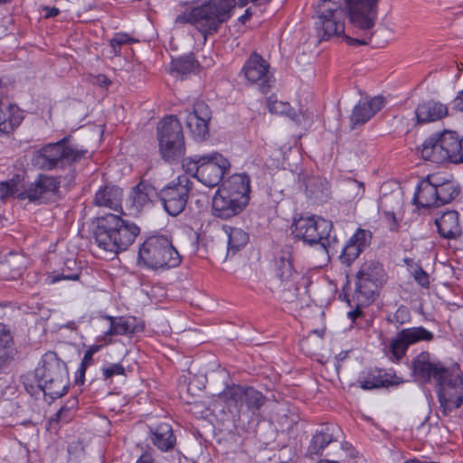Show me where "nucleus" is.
<instances>
[{"instance_id": "c03bdc74", "label": "nucleus", "mask_w": 463, "mask_h": 463, "mask_svg": "<svg viewBox=\"0 0 463 463\" xmlns=\"http://www.w3.org/2000/svg\"><path fill=\"white\" fill-rule=\"evenodd\" d=\"M410 317L411 315L408 308L404 306H401L394 314L388 317V321L399 326L409 322Z\"/></svg>"}, {"instance_id": "e433bc0d", "label": "nucleus", "mask_w": 463, "mask_h": 463, "mask_svg": "<svg viewBox=\"0 0 463 463\" xmlns=\"http://www.w3.org/2000/svg\"><path fill=\"white\" fill-rule=\"evenodd\" d=\"M24 119L23 111L16 105H9L5 118L0 126V132L10 133L17 128Z\"/></svg>"}, {"instance_id": "f8f14e48", "label": "nucleus", "mask_w": 463, "mask_h": 463, "mask_svg": "<svg viewBox=\"0 0 463 463\" xmlns=\"http://www.w3.org/2000/svg\"><path fill=\"white\" fill-rule=\"evenodd\" d=\"M316 28L323 40L332 37H343L345 34V12L339 3L331 0H322L318 5Z\"/></svg>"}, {"instance_id": "774afa93", "label": "nucleus", "mask_w": 463, "mask_h": 463, "mask_svg": "<svg viewBox=\"0 0 463 463\" xmlns=\"http://www.w3.org/2000/svg\"><path fill=\"white\" fill-rule=\"evenodd\" d=\"M250 15L249 10H246L245 14L241 16V20L247 19Z\"/></svg>"}, {"instance_id": "5fc2aeb1", "label": "nucleus", "mask_w": 463, "mask_h": 463, "mask_svg": "<svg viewBox=\"0 0 463 463\" xmlns=\"http://www.w3.org/2000/svg\"><path fill=\"white\" fill-rule=\"evenodd\" d=\"M87 367L83 365H80L77 373H76V383L78 384H83L84 383V377H85V372Z\"/></svg>"}, {"instance_id": "6ab92c4d", "label": "nucleus", "mask_w": 463, "mask_h": 463, "mask_svg": "<svg viewBox=\"0 0 463 463\" xmlns=\"http://www.w3.org/2000/svg\"><path fill=\"white\" fill-rule=\"evenodd\" d=\"M212 110L203 100H197L193 105L192 111L186 117V126L195 139H205L209 135V121Z\"/></svg>"}, {"instance_id": "37998d69", "label": "nucleus", "mask_w": 463, "mask_h": 463, "mask_svg": "<svg viewBox=\"0 0 463 463\" xmlns=\"http://www.w3.org/2000/svg\"><path fill=\"white\" fill-rule=\"evenodd\" d=\"M326 185V184L324 185L320 179L311 178L307 184V191L316 199H322L323 196L327 195V188Z\"/></svg>"}, {"instance_id": "0eeeda50", "label": "nucleus", "mask_w": 463, "mask_h": 463, "mask_svg": "<svg viewBox=\"0 0 463 463\" xmlns=\"http://www.w3.org/2000/svg\"><path fill=\"white\" fill-rule=\"evenodd\" d=\"M292 233L298 239L309 245H318L326 253L335 250L337 242L335 236H331L333 223L317 216H301L293 222Z\"/></svg>"}, {"instance_id": "338daca9", "label": "nucleus", "mask_w": 463, "mask_h": 463, "mask_svg": "<svg viewBox=\"0 0 463 463\" xmlns=\"http://www.w3.org/2000/svg\"><path fill=\"white\" fill-rule=\"evenodd\" d=\"M13 0H0V5L10 4Z\"/></svg>"}, {"instance_id": "4d7b16f0", "label": "nucleus", "mask_w": 463, "mask_h": 463, "mask_svg": "<svg viewBox=\"0 0 463 463\" xmlns=\"http://www.w3.org/2000/svg\"><path fill=\"white\" fill-rule=\"evenodd\" d=\"M93 364V355L90 353L85 352L82 361L80 363L81 365L88 367L89 365Z\"/></svg>"}, {"instance_id": "3c124183", "label": "nucleus", "mask_w": 463, "mask_h": 463, "mask_svg": "<svg viewBox=\"0 0 463 463\" xmlns=\"http://www.w3.org/2000/svg\"><path fill=\"white\" fill-rule=\"evenodd\" d=\"M348 185L351 190H356V194L354 196V198H361L364 195V184L362 182H358L356 180H350L348 182Z\"/></svg>"}, {"instance_id": "b1692460", "label": "nucleus", "mask_w": 463, "mask_h": 463, "mask_svg": "<svg viewBox=\"0 0 463 463\" xmlns=\"http://www.w3.org/2000/svg\"><path fill=\"white\" fill-rule=\"evenodd\" d=\"M435 179L437 175H428L425 179L420 181L413 196V203L422 208L438 207L437 189Z\"/></svg>"}, {"instance_id": "dca6fc26", "label": "nucleus", "mask_w": 463, "mask_h": 463, "mask_svg": "<svg viewBox=\"0 0 463 463\" xmlns=\"http://www.w3.org/2000/svg\"><path fill=\"white\" fill-rule=\"evenodd\" d=\"M60 185V177L42 174L24 187L22 195L24 200L28 199L32 203H46L57 195Z\"/></svg>"}, {"instance_id": "aec40b11", "label": "nucleus", "mask_w": 463, "mask_h": 463, "mask_svg": "<svg viewBox=\"0 0 463 463\" xmlns=\"http://www.w3.org/2000/svg\"><path fill=\"white\" fill-rule=\"evenodd\" d=\"M371 240L370 231L358 229L344 246L340 255L341 261L347 266L351 265L370 244Z\"/></svg>"}, {"instance_id": "9b49d317", "label": "nucleus", "mask_w": 463, "mask_h": 463, "mask_svg": "<svg viewBox=\"0 0 463 463\" xmlns=\"http://www.w3.org/2000/svg\"><path fill=\"white\" fill-rule=\"evenodd\" d=\"M386 280L383 265L374 260L364 261L356 273L354 297L359 305H369L373 301L378 288Z\"/></svg>"}, {"instance_id": "c85d7f7f", "label": "nucleus", "mask_w": 463, "mask_h": 463, "mask_svg": "<svg viewBox=\"0 0 463 463\" xmlns=\"http://www.w3.org/2000/svg\"><path fill=\"white\" fill-rule=\"evenodd\" d=\"M275 273L281 283L285 284L287 289L298 288L295 286V280L298 277V274L293 269L290 253L288 251H282L281 256L276 261Z\"/></svg>"}, {"instance_id": "052dcab7", "label": "nucleus", "mask_w": 463, "mask_h": 463, "mask_svg": "<svg viewBox=\"0 0 463 463\" xmlns=\"http://www.w3.org/2000/svg\"><path fill=\"white\" fill-rule=\"evenodd\" d=\"M239 2L241 6H244L250 2L253 3V4L260 5L261 3L269 2V0H239Z\"/></svg>"}, {"instance_id": "a211bd4d", "label": "nucleus", "mask_w": 463, "mask_h": 463, "mask_svg": "<svg viewBox=\"0 0 463 463\" xmlns=\"http://www.w3.org/2000/svg\"><path fill=\"white\" fill-rule=\"evenodd\" d=\"M433 337V333L423 326L405 328L392 340L390 350L394 359L399 361L405 355L410 345L420 341H431Z\"/></svg>"}, {"instance_id": "4be33fe9", "label": "nucleus", "mask_w": 463, "mask_h": 463, "mask_svg": "<svg viewBox=\"0 0 463 463\" xmlns=\"http://www.w3.org/2000/svg\"><path fill=\"white\" fill-rule=\"evenodd\" d=\"M246 205L227 194V192L218 189L213 198L212 209L214 216L226 220L239 214Z\"/></svg>"}, {"instance_id": "de8ad7c7", "label": "nucleus", "mask_w": 463, "mask_h": 463, "mask_svg": "<svg viewBox=\"0 0 463 463\" xmlns=\"http://www.w3.org/2000/svg\"><path fill=\"white\" fill-rule=\"evenodd\" d=\"M131 42V38L125 33H118L110 40V45L114 50L115 53L119 52V50L117 48L120 47L123 44H127Z\"/></svg>"}, {"instance_id": "f3484780", "label": "nucleus", "mask_w": 463, "mask_h": 463, "mask_svg": "<svg viewBox=\"0 0 463 463\" xmlns=\"http://www.w3.org/2000/svg\"><path fill=\"white\" fill-rule=\"evenodd\" d=\"M204 158L207 159L201 165L199 181L208 187L216 186L230 169L231 164L226 157L217 152L204 155Z\"/></svg>"}, {"instance_id": "2f4dec72", "label": "nucleus", "mask_w": 463, "mask_h": 463, "mask_svg": "<svg viewBox=\"0 0 463 463\" xmlns=\"http://www.w3.org/2000/svg\"><path fill=\"white\" fill-rule=\"evenodd\" d=\"M389 379L388 374L383 373L381 370H372L366 375L359 378L360 387L364 390H372L380 387H387L389 385H398L403 381L398 380L396 376Z\"/></svg>"}, {"instance_id": "f257e3e1", "label": "nucleus", "mask_w": 463, "mask_h": 463, "mask_svg": "<svg viewBox=\"0 0 463 463\" xmlns=\"http://www.w3.org/2000/svg\"><path fill=\"white\" fill-rule=\"evenodd\" d=\"M411 374L415 381L426 384L436 383L439 410L449 416L463 402V377L458 366L446 367L440 361L423 351L411 362Z\"/></svg>"}, {"instance_id": "603ef678", "label": "nucleus", "mask_w": 463, "mask_h": 463, "mask_svg": "<svg viewBox=\"0 0 463 463\" xmlns=\"http://www.w3.org/2000/svg\"><path fill=\"white\" fill-rule=\"evenodd\" d=\"M136 463H154V456L151 451H145Z\"/></svg>"}, {"instance_id": "58836bf2", "label": "nucleus", "mask_w": 463, "mask_h": 463, "mask_svg": "<svg viewBox=\"0 0 463 463\" xmlns=\"http://www.w3.org/2000/svg\"><path fill=\"white\" fill-rule=\"evenodd\" d=\"M21 178L19 175L0 184V199L9 196L24 200L23 191L20 189Z\"/></svg>"}, {"instance_id": "a878e982", "label": "nucleus", "mask_w": 463, "mask_h": 463, "mask_svg": "<svg viewBox=\"0 0 463 463\" xmlns=\"http://www.w3.org/2000/svg\"><path fill=\"white\" fill-rule=\"evenodd\" d=\"M123 191L116 185H105L99 188L94 197V204L109 210L122 213Z\"/></svg>"}, {"instance_id": "5701e85b", "label": "nucleus", "mask_w": 463, "mask_h": 463, "mask_svg": "<svg viewBox=\"0 0 463 463\" xmlns=\"http://www.w3.org/2000/svg\"><path fill=\"white\" fill-rule=\"evenodd\" d=\"M250 177L246 174H235L222 183L219 190L227 192V194L248 204L250 200Z\"/></svg>"}, {"instance_id": "bb28decb", "label": "nucleus", "mask_w": 463, "mask_h": 463, "mask_svg": "<svg viewBox=\"0 0 463 463\" xmlns=\"http://www.w3.org/2000/svg\"><path fill=\"white\" fill-rule=\"evenodd\" d=\"M151 441L161 451L168 452L174 449L176 438L174 435L172 426L167 422H162L155 428L150 427Z\"/></svg>"}, {"instance_id": "13d9d810", "label": "nucleus", "mask_w": 463, "mask_h": 463, "mask_svg": "<svg viewBox=\"0 0 463 463\" xmlns=\"http://www.w3.org/2000/svg\"><path fill=\"white\" fill-rule=\"evenodd\" d=\"M362 310L357 306V307L352 311L347 313V317L354 322L357 317L362 316Z\"/></svg>"}, {"instance_id": "4c0bfd02", "label": "nucleus", "mask_w": 463, "mask_h": 463, "mask_svg": "<svg viewBox=\"0 0 463 463\" xmlns=\"http://www.w3.org/2000/svg\"><path fill=\"white\" fill-rule=\"evenodd\" d=\"M249 241L247 232L240 228H230L228 232V253L235 254Z\"/></svg>"}, {"instance_id": "4468645a", "label": "nucleus", "mask_w": 463, "mask_h": 463, "mask_svg": "<svg viewBox=\"0 0 463 463\" xmlns=\"http://www.w3.org/2000/svg\"><path fill=\"white\" fill-rule=\"evenodd\" d=\"M192 188V182L184 175L165 186L159 193L165 211L171 216L179 215L185 209Z\"/></svg>"}, {"instance_id": "680f3d73", "label": "nucleus", "mask_w": 463, "mask_h": 463, "mask_svg": "<svg viewBox=\"0 0 463 463\" xmlns=\"http://www.w3.org/2000/svg\"><path fill=\"white\" fill-rule=\"evenodd\" d=\"M100 347H101L100 345H91V346L87 350V352H88V353H90V354L94 355V354H96L97 352H99V351Z\"/></svg>"}, {"instance_id": "09e8293b", "label": "nucleus", "mask_w": 463, "mask_h": 463, "mask_svg": "<svg viewBox=\"0 0 463 463\" xmlns=\"http://www.w3.org/2000/svg\"><path fill=\"white\" fill-rule=\"evenodd\" d=\"M14 356V351H1L0 350V373L5 372Z\"/></svg>"}, {"instance_id": "2eb2a0df", "label": "nucleus", "mask_w": 463, "mask_h": 463, "mask_svg": "<svg viewBox=\"0 0 463 463\" xmlns=\"http://www.w3.org/2000/svg\"><path fill=\"white\" fill-rule=\"evenodd\" d=\"M241 73L249 84L256 86L262 93H268L274 83L269 63L256 52L245 61Z\"/></svg>"}, {"instance_id": "69168bd1", "label": "nucleus", "mask_w": 463, "mask_h": 463, "mask_svg": "<svg viewBox=\"0 0 463 463\" xmlns=\"http://www.w3.org/2000/svg\"><path fill=\"white\" fill-rule=\"evenodd\" d=\"M67 411L66 408H61L56 414L57 418L60 420L61 419V416L62 414L64 413V411Z\"/></svg>"}, {"instance_id": "7c9ffc66", "label": "nucleus", "mask_w": 463, "mask_h": 463, "mask_svg": "<svg viewBox=\"0 0 463 463\" xmlns=\"http://www.w3.org/2000/svg\"><path fill=\"white\" fill-rule=\"evenodd\" d=\"M435 223L438 232L443 238L455 239L459 236L461 230L458 223V214L456 211H448L439 218L436 219Z\"/></svg>"}, {"instance_id": "79ce46f5", "label": "nucleus", "mask_w": 463, "mask_h": 463, "mask_svg": "<svg viewBox=\"0 0 463 463\" xmlns=\"http://www.w3.org/2000/svg\"><path fill=\"white\" fill-rule=\"evenodd\" d=\"M14 335L10 328L5 324L0 323V350L14 351Z\"/></svg>"}, {"instance_id": "a19ab883", "label": "nucleus", "mask_w": 463, "mask_h": 463, "mask_svg": "<svg viewBox=\"0 0 463 463\" xmlns=\"http://www.w3.org/2000/svg\"><path fill=\"white\" fill-rule=\"evenodd\" d=\"M203 156H194L192 157H187L183 160L182 165L184 170L191 175L193 177L197 178L199 181V171L201 170V165H203V160H205Z\"/></svg>"}, {"instance_id": "c9c22d12", "label": "nucleus", "mask_w": 463, "mask_h": 463, "mask_svg": "<svg viewBox=\"0 0 463 463\" xmlns=\"http://www.w3.org/2000/svg\"><path fill=\"white\" fill-rule=\"evenodd\" d=\"M73 267H76V261L74 260H67L64 263V268L61 272H52L47 274L44 279V282L49 285L55 284L62 279L67 280H77L79 279V272L73 271Z\"/></svg>"}, {"instance_id": "412c9836", "label": "nucleus", "mask_w": 463, "mask_h": 463, "mask_svg": "<svg viewBox=\"0 0 463 463\" xmlns=\"http://www.w3.org/2000/svg\"><path fill=\"white\" fill-rule=\"evenodd\" d=\"M386 100L383 96H375L369 100H361L353 109L350 116L352 128L369 121L384 106Z\"/></svg>"}, {"instance_id": "20e7f679", "label": "nucleus", "mask_w": 463, "mask_h": 463, "mask_svg": "<svg viewBox=\"0 0 463 463\" xmlns=\"http://www.w3.org/2000/svg\"><path fill=\"white\" fill-rule=\"evenodd\" d=\"M37 388L52 400L64 395L69 388L68 371L65 363L56 353H45L35 368Z\"/></svg>"}, {"instance_id": "39448f33", "label": "nucleus", "mask_w": 463, "mask_h": 463, "mask_svg": "<svg viewBox=\"0 0 463 463\" xmlns=\"http://www.w3.org/2000/svg\"><path fill=\"white\" fill-rule=\"evenodd\" d=\"M421 156L435 164L463 163V137L449 130L434 134L423 143Z\"/></svg>"}, {"instance_id": "6e6552de", "label": "nucleus", "mask_w": 463, "mask_h": 463, "mask_svg": "<svg viewBox=\"0 0 463 463\" xmlns=\"http://www.w3.org/2000/svg\"><path fill=\"white\" fill-rule=\"evenodd\" d=\"M352 26L361 32V36L346 37V42L353 44L367 45L373 36L372 30L378 16L379 0H345Z\"/></svg>"}, {"instance_id": "8fccbe9b", "label": "nucleus", "mask_w": 463, "mask_h": 463, "mask_svg": "<svg viewBox=\"0 0 463 463\" xmlns=\"http://www.w3.org/2000/svg\"><path fill=\"white\" fill-rule=\"evenodd\" d=\"M413 277L414 279L421 286V287H428L429 286V276L428 274L422 269L421 267L415 265V269L413 270Z\"/></svg>"}, {"instance_id": "c756f323", "label": "nucleus", "mask_w": 463, "mask_h": 463, "mask_svg": "<svg viewBox=\"0 0 463 463\" xmlns=\"http://www.w3.org/2000/svg\"><path fill=\"white\" fill-rule=\"evenodd\" d=\"M104 319L109 322V327L104 332V336L126 335L139 330L136 318L132 317H111L105 316Z\"/></svg>"}, {"instance_id": "bf43d9fd", "label": "nucleus", "mask_w": 463, "mask_h": 463, "mask_svg": "<svg viewBox=\"0 0 463 463\" xmlns=\"http://www.w3.org/2000/svg\"><path fill=\"white\" fill-rule=\"evenodd\" d=\"M61 327L70 329L71 331L77 330L78 322L76 321H69L66 324L62 325Z\"/></svg>"}, {"instance_id": "864d4df0", "label": "nucleus", "mask_w": 463, "mask_h": 463, "mask_svg": "<svg viewBox=\"0 0 463 463\" xmlns=\"http://www.w3.org/2000/svg\"><path fill=\"white\" fill-rule=\"evenodd\" d=\"M453 108L463 112V90L453 100Z\"/></svg>"}, {"instance_id": "1a4fd4ad", "label": "nucleus", "mask_w": 463, "mask_h": 463, "mask_svg": "<svg viewBox=\"0 0 463 463\" xmlns=\"http://www.w3.org/2000/svg\"><path fill=\"white\" fill-rule=\"evenodd\" d=\"M85 153V150L79 149L70 143L68 137H64L33 152L32 164L41 170H52L80 160Z\"/></svg>"}, {"instance_id": "ea45409f", "label": "nucleus", "mask_w": 463, "mask_h": 463, "mask_svg": "<svg viewBox=\"0 0 463 463\" xmlns=\"http://www.w3.org/2000/svg\"><path fill=\"white\" fill-rule=\"evenodd\" d=\"M268 109L270 113L278 114V115H285L291 118L292 120H296L297 114L291 108L288 102H284L278 100L276 97L270 96L268 99Z\"/></svg>"}, {"instance_id": "a18cd8bd", "label": "nucleus", "mask_w": 463, "mask_h": 463, "mask_svg": "<svg viewBox=\"0 0 463 463\" xmlns=\"http://www.w3.org/2000/svg\"><path fill=\"white\" fill-rule=\"evenodd\" d=\"M198 63L194 61L193 57H185L180 61H178L175 66L178 72L182 74L189 73L194 71L197 67Z\"/></svg>"}, {"instance_id": "49530a36", "label": "nucleus", "mask_w": 463, "mask_h": 463, "mask_svg": "<svg viewBox=\"0 0 463 463\" xmlns=\"http://www.w3.org/2000/svg\"><path fill=\"white\" fill-rule=\"evenodd\" d=\"M126 370L120 364H110L109 366L102 368L104 379H110L115 375H125Z\"/></svg>"}, {"instance_id": "cd10ccee", "label": "nucleus", "mask_w": 463, "mask_h": 463, "mask_svg": "<svg viewBox=\"0 0 463 463\" xmlns=\"http://www.w3.org/2000/svg\"><path fill=\"white\" fill-rule=\"evenodd\" d=\"M415 114L419 123H428L445 117L448 114V108L446 105L431 99L419 104Z\"/></svg>"}, {"instance_id": "423d86ee", "label": "nucleus", "mask_w": 463, "mask_h": 463, "mask_svg": "<svg viewBox=\"0 0 463 463\" xmlns=\"http://www.w3.org/2000/svg\"><path fill=\"white\" fill-rule=\"evenodd\" d=\"M138 261L153 269H170L180 264L181 257L167 236L151 235L139 247Z\"/></svg>"}, {"instance_id": "72a5a7b5", "label": "nucleus", "mask_w": 463, "mask_h": 463, "mask_svg": "<svg viewBox=\"0 0 463 463\" xmlns=\"http://www.w3.org/2000/svg\"><path fill=\"white\" fill-rule=\"evenodd\" d=\"M333 429L334 427L326 424L325 425L320 431H317L312 438L310 444L307 449V453L310 456L321 455L324 449L335 441V438L333 436Z\"/></svg>"}, {"instance_id": "9d476101", "label": "nucleus", "mask_w": 463, "mask_h": 463, "mask_svg": "<svg viewBox=\"0 0 463 463\" xmlns=\"http://www.w3.org/2000/svg\"><path fill=\"white\" fill-rule=\"evenodd\" d=\"M159 152L165 161L181 158L185 153L183 128L175 116H167L159 121L156 128Z\"/></svg>"}, {"instance_id": "f03ea898", "label": "nucleus", "mask_w": 463, "mask_h": 463, "mask_svg": "<svg viewBox=\"0 0 463 463\" xmlns=\"http://www.w3.org/2000/svg\"><path fill=\"white\" fill-rule=\"evenodd\" d=\"M139 232L140 228L133 222L108 213L97 218L94 240L99 249L117 254L128 250Z\"/></svg>"}, {"instance_id": "f704fd0d", "label": "nucleus", "mask_w": 463, "mask_h": 463, "mask_svg": "<svg viewBox=\"0 0 463 463\" xmlns=\"http://www.w3.org/2000/svg\"><path fill=\"white\" fill-rule=\"evenodd\" d=\"M438 207L450 203L459 193L458 186L451 181L439 182L435 179Z\"/></svg>"}, {"instance_id": "7ed1b4c3", "label": "nucleus", "mask_w": 463, "mask_h": 463, "mask_svg": "<svg viewBox=\"0 0 463 463\" xmlns=\"http://www.w3.org/2000/svg\"><path fill=\"white\" fill-rule=\"evenodd\" d=\"M234 7L235 0H209L188 12L177 15L175 23L194 25L203 33V39L206 41L207 34L217 32L220 24L231 17Z\"/></svg>"}, {"instance_id": "e2e57ef3", "label": "nucleus", "mask_w": 463, "mask_h": 463, "mask_svg": "<svg viewBox=\"0 0 463 463\" xmlns=\"http://www.w3.org/2000/svg\"><path fill=\"white\" fill-rule=\"evenodd\" d=\"M59 14V10L55 7H52L49 10V12L47 13V17H53V16H56L57 14Z\"/></svg>"}, {"instance_id": "6e6d98bb", "label": "nucleus", "mask_w": 463, "mask_h": 463, "mask_svg": "<svg viewBox=\"0 0 463 463\" xmlns=\"http://www.w3.org/2000/svg\"><path fill=\"white\" fill-rule=\"evenodd\" d=\"M96 83L99 86H109L111 84V81L109 80V78L103 74H99L96 77Z\"/></svg>"}, {"instance_id": "0e129e2a", "label": "nucleus", "mask_w": 463, "mask_h": 463, "mask_svg": "<svg viewBox=\"0 0 463 463\" xmlns=\"http://www.w3.org/2000/svg\"><path fill=\"white\" fill-rule=\"evenodd\" d=\"M403 261L409 267H412L415 264L414 260L412 259H410V258H404Z\"/></svg>"}, {"instance_id": "473e14b6", "label": "nucleus", "mask_w": 463, "mask_h": 463, "mask_svg": "<svg viewBox=\"0 0 463 463\" xmlns=\"http://www.w3.org/2000/svg\"><path fill=\"white\" fill-rule=\"evenodd\" d=\"M156 194L155 188L149 184L140 182L137 184L129 194L131 207L139 212L144 206L151 202V198Z\"/></svg>"}, {"instance_id": "393cba45", "label": "nucleus", "mask_w": 463, "mask_h": 463, "mask_svg": "<svg viewBox=\"0 0 463 463\" xmlns=\"http://www.w3.org/2000/svg\"><path fill=\"white\" fill-rule=\"evenodd\" d=\"M28 265L27 258L20 253H9L0 261V279L13 280L19 279Z\"/></svg>"}, {"instance_id": "ddd939ff", "label": "nucleus", "mask_w": 463, "mask_h": 463, "mask_svg": "<svg viewBox=\"0 0 463 463\" xmlns=\"http://www.w3.org/2000/svg\"><path fill=\"white\" fill-rule=\"evenodd\" d=\"M218 397L226 402L228 407H234L240 418L246 411L255 415L266 402V397L252 387L232 385L226 387Z\"/></svg>"}]
</instances>
